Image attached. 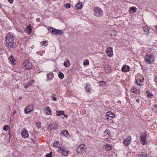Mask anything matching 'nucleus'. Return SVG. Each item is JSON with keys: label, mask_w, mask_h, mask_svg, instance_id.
I'll list each match as a JSON object with an SVG mask.
<instances>
[{"label": "nucleus", "mask_w": 157, "mask_h": 157, "mask_svg": "<svg viewBox=\"0 0 157 157\" xmlns=\"http://www.w3.org/2000/svg\"><path fill=\"white\" fill-rule=\"evenodd\" d=\"M95 15L98 17H101L103 15V11L98 7H95L94 9Z\"/></svg>", "instance_id": "3"}, {"label": "nucleus", "mask_w": 157, "mask_h": 157, "mask_svg": "<svg viewBox=\"0 0 157 157\" xmlns=\"http://www.w3.org/2000/svg\"><path fill=\"white\" fill-rule=\"evenodd\" d=\"M44 110L45 112L46 115H52V113L51 109L49 107H47L44 109Z\"/></svg>", "instance_id": "17"}, {"label": "nucleus", "mask_w": 157, "mask_h": 157, "mask_svg": "<svg viewBox=\"0 0 157 157\" xmlns=\"http://www.w3.org/2000/svg\"><path fill=\"white\" fill-rule=\"evenodd\" d=\"M76 8L77 10H79L82 7V3L79 2L75 5Z\"/></svg>", "instance_id": "27"}, {"label": "nucleus", "mask_w": 157, "mask_h": 157, "mask_svg": "<svg viewBox=\"0 0 157 157\" xmlns=\"http://www.w3.org/2000/svg\"><path fill=\"white\" fill-rule=\"evenodd\" d=\"M52 153H50L49 154H48L46 155V157H52Z\"/></svg>", "instance_id": "44"}, {"label": "nucleus", "mask_w": 157, "mask_h": 157, "mask_svg": "<svg viewBox=\"0 0 157 157\" xmlns=\"http://www.w3.org/2000/svg\"><path fill=\"white\" fill-rule=\"evenodd\" d=\"M154 81L156 82L157 83V77L155 79Z\"/></svg>", "instance_id": "49"}, {"label": "nucleus", "mask_w": 157, "mask_h": 157, "mask_svg": "<svg viewBox=\"0 0 157 157\" xmlns=\"http://www.w3.org/2000/svg\"><path fill=\"white\" fill-rule=\"evenodd\" d=\"M58 127L56 123L51 124L49 126L50 130H51L52 128H53L54 130L58 128Z\"/></svg>", "instance_id": "21"}, {"label": "nucleus", "mask_w": 157, "mask_h": 157, "mask_svg": "<svg viewBox=\"0 0 157 157\" xmlns=\"http://www.w3.org/2000/svg\"><path fill=\"white\" fill-rule=\"evenodd\" d=\"M105 147L107 151H109L111 149V147L109 144L106 145Z\"/></svg>", "instance_id": "33"}, {"label": "nucleus", "mask_w": 157, "mask_h": 157, "mask_svg": "<svg viewBox=\"0 0 157 157\" xmlns=\"http://www.w3.org/2000/svg\"><path fill=\"white\" fill-rule=\"evenodd\" d=\"M58 151L62 155L64 156H67L69 152L68 150L63 146L59 147Z\"/></svg>", "instance_id": "4"}, {"label": "nucleus", "mask_w": 157, "mask_h": 157, "mask_svg": "<svg viewBox=\"0 0 157 157\" xmlns=\"http://www.w3.org/2000/svg\"><path fill=\"white\" fill-rule=\"evenodd\" d=\"M130 69V67L126 65H124L122 68L121 70L122 71L124 72H127L129 71Z\"/></svg>", "instance_id": "20"}, {"label": "nucleus", "mask_w": 157, "mask_h": 157, "mask_svg": "<svg viewBox=\"0 0 157 157\" xmlns=\"http://www.w3.org/2000/svg\"><path fill=\"white\" fill-rule=\"evenodd\" d=\"M64 66L66 67H69L70 65V61L69 59H65L64 60Z\"/></svg>", "instance_id": "18"}, {"label": "nucleus", "mask_w": 157, "mask_h": 157, "mask_svg": "<svg viewBox=\"0 0 157 157\" xmlns=\"http://www.w3.org/2000/svg\"><path fill=\"white\" fill-rule=\"evenodd\" d=\"M58 76L59 77V78L61 79H62L64 78V75L62 72H59V73L58 74Z\"/></svg>", "instance_id": "34"}, {"label": "nucleus", "mask_w": 157, "mask_h": 157, "mask_svg": "<svg viewBox=\"0 0 157 157\" xmlns=\"http://www.w3.org/2000/svg\"><path fill=\"white\" fill-rule=\"evenodd\" d=\"M110 131L108 129H106L104 132V133L105 134V136L106 135H109L110 134Z\"/></svg>", "instance_id": "35"}, {"label": "nucleus", "mask_w": 157, "mask_h": 157, "mask_svg": "<svg viewBox=\"0 0 157 157\" xmlns=\"http://www.w3.org/2000/svg\"><path fill=\"white\" fill-rule=\"evenodd\" d=\"M110 36H112V34H110Z\"/></svg>", "instance_id": "54"}, {"label": "nucleus", "mask_w": 157, "mask_h": 157, "mask_svg": "<svg viewBox=\"0 0 157 157\" xmlns=\"http://www.w3.org/2000/svg\"><path fill=\"white\" fill-rule=\"evenodd\" d=\"M136 101L137 103H138L140 101V99H136Z\"/></svg>", "instance_id": "48"}, {"label": "nucleus", "mask_w": 157, "mask_h": 157, "mask_svg": "<svg viewBox=\"0 0 157 157\" xmlns=\"http://www.w3.org/2000/svg\"><path fill=\"white\" fill-rule=\"evenodd\" d=\"M36 127L38 128H40V124L37 123L36 125Z\"/></svg>", "instance_id": "45"}, {"label": "nucleus", "mask_w": 157, "mask_h": 157, "mask_svg": "<svg viewBox=\"0 0 157 157\" xmlns=\"http://www.w3.org/2000/svg\"><path fill=\"white\" fill-rule=\"evenodd\" d=\"M86 146L84 144H82L80 145L77 149V152L78 153L80 154L85 152L86 150Z\"/></svg>", "instance_id": "6"}, {"label": "nucleus", "mask_w": 157, "mask_h": 157, "mask_svg": "<svg viewBox=\"0 0 157 157\" xmlns=\"http://www.w3.org/2000/svg\"><path fill=\"white\" fill-rule=\"evenodd\" d=\"M86 90L87 92H89L90 93V89L89 88V87L87 85H86Z\"/></svg>", "instance_id": "42"}, {"label": "nucleus", "mask_w": 157, "mask_h": 157, "mask_svg": "<svg viewBox=\"0 0 157 157\" xmlns=\"http://www.w3.org/2000/svg\"><path fill=\"white\" fill-rule=\"evenodd\" d=\"M47 43V42L46 41H43L40 44V46L42 47H46L48 45Z\"/></svg>", "instance_id": "26"}, {"label": "nucleus", "mask_w": 157, "mask_h": 157, "mask_svg": "<svg viewBox=\"0 0 157 157\" xmlns=\"http://www.w3.org/2000/svg\"><path fill=\"white\" fill-rule=\"evenodd\" d=\"M145 59L146 62L150 63L153 61L154 58L153 56L152 55H149L147 53L145 57Z\"/></svg>", "instance_id": "5"}, {"label": "nucleus", "mask_w": 157, "mask_h": 157, "mask_svg": "<svg viewBox=\"0 0 157 157\" xmlns=\"http://www.w3.org/2000/svg\"><path fill=\"white\" fill-rule=\"evenodd\" d=\"M104 69L106 72H108L110 71L111 68L109 65H108V64H106L105 66Z\"/></svg>", "instance_id": "28"}, {"label": "nucleus", "mask_w": 157, "mask_h": 157, "mask_svg": "<svg viewBox=\"0 0 157 157\" xmlns=\"http://www.w3.org/2000/svg\"><path fill=\"white\" fill-rule=\"evenodd\" d=\"M33 82H34V81L33 80H32L30 81H29L26 84L24 85V87L25 88H27L29 86L33 84Z\"/></svg>", "instance_id": "25"}, {"label": "nucleus", "mask_w": 157, "mask_h": 157, "mask_svg": "<svg viewBox=\"0 0 157 157\" xmlns=\"http://www.w3.org/2000/svg\"><path fill=\"white\" fill-rule=\"evenodd\" d=\"M53 146L55 147H58V149L60 147H61V145L59 144V142L57 141H56L54 143Z\"/></svg>", "instance_id": "30"}, {"label": "nucleus", "mask_w": 157, "mask_h": 157, "mask_svg": "<svg viewBox=\"0 0 157 157\" xmlns=\"http://www.w3.org/2000/svg\"><path fill=\"white\" fill-rule=\"evenodd\" d=\"M146 93L147 94V97L152 98L153 96V94L151 93H150L149 92H148V91H147L146 92Z\"/></svg>", "instance_id": "37"}, {"label": "nucleus", "mask_w": 157, "mask_h": 157, "mask_svg": "<svg viewBox=\"0 0 157 157\" xmlns=\"http://www.w3.org/2000/svg\"><path fill=\"white\" fill-rule=\"evenodd\" d=\"M153 109L155 112H157V105H153L152 108Z\"/></svg>", "instance_id": "39"}, {"label": "nucleus", "mask_w": 157, "mask_h": 157, "mask_svg": "<svg viewBox=\"0 0 157 157\" xmlns=\"http://www.w3.org/2000/svg\"><path fill=\"white\" fill-rule=\"evenodd\" d=\"M56 115L57 116H59L60 115H64V111H60V110H58V111H56Z\"/></svg>", "instance_id": "29"}, {"label": "nucleus", "mask_w": 157, "mask_h": 157, "mask_svg": "<svg viewBox=\"0 0 157 157\" xmlns=\"http://www.w3.org/2000/svg\"><path fill=\"white\" fill-rule=\"evenodd\" d=\"M25 32L29 34H30L32 32V27L30 25H29L27 27V28L25 30Z\"/></svg>", "instance_id": "19"}, {"label": "nucleus", "mask_w": 157, "mask_h": 157, "mask_svg": "<svg viewBox=\"0 0 157 157\" xmlns=\"http://www.w3.org/2000/svg\"><path fill=\"white\" fill-rule=\"evenodd\" d=\"M33 105H30L25 108L24 112L25 113L28 114L30 112L33 111Z\"/></svg>", "instance_id": "8"}, {"label": "nucleus", "mask_w": 157, "mask_h": 157, "mask_svg": "<svg viewBox=\"0 0 157 157\" xmlns=\"http://www.w3.org/2000/svg\"><path fill=\"white\" fill-rule=\"evenodd\" d=\"M19 99L20 100H21L22 99V98H21V97H20H20H19Z\"/></svg>", "instance_id": "50"}, {"label": "nucleus", "mask_w": 157, "mask_h": 157, "mask_svg": "<svg viewBox=\"0 0 157 157\" xmlns=\"http://www.w3.org/2000/svg\"><path fill=\"white\" fill-rule=\"evenodd\" d=\"M9 127L8 125H6L4 126L3 128V129L5 131H7L8 130L9 128Z\"/></svg>", "instance_id": "40"}, {"label": "nucleus", "mask_w": 157, "mask_h": 157, "mask_svg": "<svg viewBox=\"0 0 157 157\" xmlns=\"http://www.w3.org/2000/svg\"><path fill=\"white\" fill-rule=\"evenodd\" d=\"M39 19V18H37V21L39 20V19Z\"/></svg>", "instance_id": "52"}, {"label": "nucleus", "mask_w": 157, "mask_h": 157, "mask_svg": "<svg viewBox=\"0 0 157 157\" xmlns=\"http://www.w3.org/2000/svg\"><path fill=\"white\" fill-rule=\"evenodd\" d=\"M143 31L144 35L147 36L149 34V28L147 26L145 25L143 27Z\"/></svg>", "instance_id": "14"}, {"label": "nucleus", "mask_w": 157, "mask_h": 157, "mask_svg": "<svg viewBox=\"0 0 157 157\" xmlns=\"http://www.w3.org/2000/svg\"><path fill=\"white\" fill-rule=\"evenodd\" d=\"M131 141V137L130 136L128 137L123 140L124 144L126 146H128L130 144Z\"/></svg>", "instance_id": "12"}, {"label": "nucleus", "mask_w": 157, "mask_h": 157, "mask_svg": "<svg viewBox=\"0 0 157 157\" xmlns=\"http://www.w3.org/2000/svg\"><path fill=\"white\" fill-rule=\"evenodd\" d=\"M115 117V114L111 111H108L106 114V118L110 120Z\"/></svg>", "instance_id": "9"}, {"label": "nucleus", "mask_w": 157, "mask_h": 157, "mask_svg": "<svg viewBox=\"0 0 157 157\" xmlns=\"http://www.w3.org/2000/svg\"><path fill=\"white\" fill-rule=\"evenodd\" d=\"M140 142L143 145H144L145 144L147 143L146 140V135L145 134H143L140 136Z\"/></svg>", "instance_id": "10"}, {"label": "nucleus", "mask_w": 157, "mask_h": 157, "mask_svg": "<svg viewBox=\"0 0 157 157\" xmlns=\"http://www.w3.org/2000/svg\"><path fill=\"white\" fill-rule=\"evenodd\" d=\"M65 7H66L67 9L71 7V5L70 4L67 3L66 5H65Z\"/></svg>", "instance_id": "41"}, {"label": "nucleus", "mask_w": 157, "mask_h": 157, "mask_svg": "<svg viewBox=\"0 0 157 157\" xmlns=\"http://www.w3.org/2000/svg\"><path fill=\"white\" fill-rule=\"evenodd\" d=\"M136 9L137 8L136 7H131L129 8V11L131 13H134L136 12Z\"/></svg>", "instance_id": "24"}, {"label": "nucleus", "mask_w": 157, "mask_h": 157, "mask_svg": "<svg viewBox=\"0 0 157 157\" xmlns=\"http://www.w3.org/2000/svg\"><path fill=\"white\" fill-rule=\"evenodd\" d=\"M22 66L24 69L29 70L32 68L33 65L31 61L28 60L24 61L22 64Z\"/></svg>", "instance_id": "2"}, {"label": "nucleus", "mask_w": 157, "mask_h": 157, "mask_svg": "<svg viewBox=\"0 0 157 157\" xmlns=\"http://www.w3.org/2000/svg\"><path fill=\"white\" fill-rule=\"evenodd\" d=\"M51 29H52V33L56 35H61L63 33V32L62 30H61L56 29L53 28H49L48 29L49 30H51Z\"/></svg>", "instance_id": "7"}, {"label": "nucleus", "mask_w": 157, "mask_h": 157, "mask_svg": "<svg viewBox=\"0 0 157 157\" xmlns=\"http://www.w3.org/2000/svg\"><path fill=\"white\" fill-rule=\"evenodd\" d=\"M56 95L55 94L53 95V96L52 97V99L55 101H57V100L56 98H55V97H54V96H55Z\"/></svg>", "instance_id": "43"}, {"label": "nucleus", "mask_w": 157, "mask_h": 157, "mask_svg": "<svg viewBox=\"0 0 157 157\" xmlns=\"http://www.w3.org/2000/svg\"><path fill=\"white\" fill-rule=\"evenodd\" d=\"M131 92L132 93H135L136 94H138L140 93L139 90H137L135 87H133L132 88Z\"/></svg>", "instance_id": "22"}, {"label": "nucleus", "mask_w": 157, "mask_h": 157, "mask_svg": "<svg viewBox=\"0 0 157 157\" xmlns=\"http://www.w3.org/2000/svg\"><path fill=\"white\" fill-rule=\"evenodd\" d=\"M149 155L147 153H144L139 155V157H148Z\"/></svg>", "instance_id": "32"}, {"label": "nucleus", "mask_w": 157, "mask_h": 157, "mask_svg": "<svg viewBox=\"0 0 157 157\" xmlns=\"http://www.w3.org/2000/svg\"><path fill=\"white\" fill-rule=\"evenodd\" d=\"M10 60L11 61L12 64H14L15 63V60L14 59V57L13 56H10Z\"/></svg>", "instance_id": "31"}, {"label": "nucleus", "mask_w": 157, "mask_h": 157, "mask_svg": "<svg viewBox=\"0 0 157 157\" xmlns=\"http://www.w3.org/2000/svg\"><path fill=\"white\" fill-rule=\"evenodd\" d=\"M13 114L14 115H15V114H16L17 113L16 110H14L13 112Z\"/></svg>", "instance_id": "46"}, {"label": "nucleus", "mask_w": 157, "mask_h": 157, "mask_svg": "<svg viewBox=\"0 0 157 157\" xmlns=\"http://www.w3.org/2000/svg\"><path fill=\"white\" fill-rule=\"evenodd\" d=\"M61 133L67 137L70 136V135L68 133L67 131V130L62 131L61 132Z\"/></svg>", "instance_id": "23"}, {"label": "nucleus", "mask_w": 157, "mask_h": 157, "mask_svg": "<svg viewBox=\"0 0 157 157\" xmlns=\"http://www.w3.org/2000/svg\"><path fill=\"white\" fill-rule=\"evenodd\" d=\"M8 1L10 3H12L13 2V0H8Z\"/></svg>", "instance_id": "47"}, {"label": "nucleus", "mask_w": 157, "mask_h": 157, "mask_svg": "<svg viewBox=\"0 0 157 157\" xmlns=\"http://www.w3.org/2000/svg\"><path fill=\"white\" fill-rule=\"evenodd\" d=\"M106 51L107 54L109 56H110L113 55V50L110 47L107 48Z\"/></svg>", "instance_id": "15"}, {"label": "nucleus", "mask_w": 157, "mask_h": 157, "mask_svg": "<svg viewBox=\"0 0 157 157\" xmlns=\"http://www.w3.org/2000/svg\"><path fill=\"white\" fill-rule=\"evenodd\" d=\"M99 84L101 86L105 85L106 82L104 81H100L99 82Z\"/></svg>", "instance_id": "38"}, {"label": "nucleus", "mask_w": 157, "mask_h": 157, "mask_svg": "<svg viewBox=\"0 0 157 157\" xmlns=\"http://www.w3.org/2000/svg\"><path fill=\"white\" fill-rule=\"evenodd\" d=\"M39 19V18H37V21L39 20V19Z\"/></svg>", "instance_id": "53"}, {"label": "nucleus", "mask_w": 157, "mask_h": 157, "mask_svg": "<svg viewBox=\"0 0 157 157\" xmlns=\"http://www.w3.org/2000/svg\"><path fill=\"white\" fill-rule=\"evenodd\" d=\"M47 77L46 79V81L47 82L52 80V78L54 76V75L52 72H50L47 74Z\"/></svg>", "instance_id": "16"}, {"label": "nucleus", "mask_w": 157, "mask_h": 157, "mask_svg": "<svg viewBox=\"0 0 157 157\" xmlns=\"http://www.w3.org/2000/svg\"><path fill=\"white\" fill-rule=\"evenodd\" d=\"M144 78L143 77L140 76L139 78H137L136 79V84L139 85V86L141 85V83H142L144 82Z\"/></svg>", "instance_id": "13"}, {"label": "nucleus", "mask_w": 157, "mask_h": 157, "mask_svg": "<svg viewBox=\"0 0 157 157\" xmlns=\"http://www.w3.org/2000/svg\"><path fill=\"white\" fill-rule=\"evenodd\" d=\"M89 64V61L87 59L85 60L83 63V65L84 66L88 65Z\"/></svg>", "instance_id": "36"}, {"label": "nucleus", "mask_w": 157, "mask_h": 157, "mask_svg": "<svg viewBox=\"0 0 157 157\" xmlns=\"http://www.w3.org/2000/svg\"><path fill=\"white\" fill-rule=\"evenodd\" d=\"M21 133L22 137L24 138H28L29 136L28 132L25 128L22 129Z\"/></svg>", "instance_id": "11"}, {"label": "nucleus", "mask_w": 157, "mask_h": 157, "mask_svg": "<svg viewBox=\"0 0 157 157\" xmlns=\"http://www.w3.org/2000/svg\"><path fill=\"white\" fill-rule=\"evenodd\" d=\"M5 41L9 49L13 48L15 45L13 36L10 33H8L6 35L5 37Z\"/></svg>", "instance_id": "1"}, {"label": "nucleus", "mask_w": 157, "mask_h": 157, "mask_svg": "<svg viewBox=\"0 0 157 157\" xmlns=\"http://www.w3.org/2000/svg\"><path fill=\"white\" fill-rule=\"evenodd\" d=\"M155 27H156V32L157 33V25H156Z\"/></svg>", "instance_id": "51"}]
</instances>
